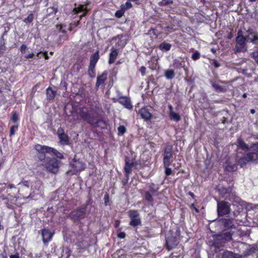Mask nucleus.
I'll list each match as a JSON object with an SVG mask.
<instances>
[{
    "label": "nucleus",
    "mask_w": 258,
    "mask_h": 258,
    "mask_svg": "<svg viewBox=\"0 0 258 258\" xmlns=\"http://www.w3.org/2000/svg\"><path fill=\"white\" fill-rule=\"evenodd\" d=\"M237 145L238 149L248 151L242 157H240L239 154L237 155L236 160L241 167H243L248 162L258 163V143L249 146L241 139L239 138Z\"/></svg>",
    "instance_id": "nucleus-1"
},
{
    "label": "nucleus",
    "mask_w": 258,
    "mask_h": 258,
    "mask_svg": "<svg viewBox=\"0 0 258 258\" xmlns=\"http://www.w3.org/2000/svg\"><path fill=\"white\" fill-rule=\"evenodd\" d=\"M18 185L20 186L19 192H20L21 189L26 187L29 188L30 187L31 189L35 195H38L40 193L42 189V184L40 181H35L34 182H30L29 181H23L20 182Z\"/></svg>",
    "instance_id": "nucleus-2"
},
{
    "label": "nucleus",
    "mask_w": 258,
    "mask_h": 258,
    "mask_svg": "<svg viewBox=\"0 0 258 258\" xmlns=\"http://www.w3.org/2000/svg\"><path fill=\"white\" fill-rule=\"evenodd\" d=\"M35 149L38 152L52 153L59 159L63 158L62 154L53 148L38 144L35 145Z\"/></svg>",
    "instance_id": "nucleus-3"
},
{
    "label": "nucleus",
    "mask_w": 258,
    "mask_h": 258,
    "mask_svg": "<svg viewBox=\"0 0 258 258\" xmlns=\"http://www.w3.org/2000/svg\"><path fill=\"white\" fill-rule=\"evenodd\" d=\"M84 115H86V116H83V117H85L88 122L92 125L101 128L105 126V122L99 118L98 116H95L94 114H84Z\"/></svg>",
    "instance_id": "nucleus-4"
},
{
    "label": "nucleus",
    "mask_w": 258,
    "mask_h": 258,
    "mask_svg": "<svg viewBox=\"0 0 258 258\" xmlns=\"http://www.w3.org/2000/svg\"><path fill=\"white\" fill-rule=\"evenodd\" d=\"M128 216L131 219L130 225L136 227L141 224V220L140 214L137 210H130L128 212Z\"/></svg>",
    "instance_id": "nucleus-5"
},
{
    "label": "nucleus",
    "mask_w": 258,
    "mask_h": 258,
    "mask_svg": "<svg viewBox=\"0 0 258 258\" xmlns=\"http://www.w3.org/2000/svg\"><path fill=\"white\" fill-rule=\"evenodd\" d=\"M60 162L55 159H50L49 161L44 163V166L47 170L53 173H56L58 171Z\"/></svg>",
    "instance_id": "nucleus-6"
},
{
    "label": "nucleus",
    "mask_w": 258,
    "mask_h": 258,
    "mask_svg": "<svg viewBox=\"0 0 258 258\" xmlns=\"http://www.w3.org/2000/svg\"><path fill=\"white\" fill-rule=\"evenodd\" d=\"M231 238L232 234L230 232H226L218 235L215 239V243L217 246H222L226 241L230 240Z\"/></svg>",
    "instance_id": "nucleus-7"
},
{
    "label": "nucleus",
    "mask_w": 258,
    "mask_h": 258,
    "mask_svg": "<svg viewBox=\"0 0 258 258\" xmlns=\"http://www.w3.org/2000/svg\"><path fill=\"white\" fill-rule=\"evenodd\" d=\"M70 166L72 168L71 170L73 174L83 170L85 168V164L80 160H77L74 158L70 163Z\"/></svg>",
    "instance_id": "nucleus-8"
},
{
    "label": "nucleus",
    "mask_w": 258,
    "mask_h": 258,
    "mask_svg": "<svg viewBox=\"0 0 258 258\" xmlns=\"http://www.w3.org/2000/svg\"><path fill=\"white\" fill-rule=\"evenodd\" d=\"M172 146L168 145L166 147L164 152L163 163L164 166H170L172 158Z\"/></svg>",
    "instance_id": "nucleus-9"
},
{
    "label": "nucleus",
    "mask_w": 258,
    "mask_h": 258,
    "mask_svg": "<svg viewBox=\"0 0 258 258\" xmlns=\"http://www.w3.org/2000/svg\"><path fill=\"white\" fill-rule=\"evenodd\" d=\"M54 232L48 229L44 228L41 230V235L42 237V241L45 245L48 243L52 240Z\"/></svg>",
    "instance_id": "nucleus-10"
},
{
    "label": "nucleus",
    "mask_w": 258,
    "mask_h": 258,
    "mask_svg": "<svg viewBox=\"0 0 258 258\" xmlns=\"http://www.w3.org/2000/svg\"><path fill=\"white\" fill-rule=\"evenodd\" d=\"M228 203L224 201L218 203L217 212L219 216H223L229 213Z\"/></svg>",
    "instance_id": "nucleus-11"
},
{
    "label": "nucleus",
    "mask_w": 258,
    "mask_h": 258,
    "mask_svg": "<svg viewBox=\"0 0 258 258\" xmlns=\"http://www.w3.org/2000/svg\"><path fill=\"white\" fill-rule=\"evenodd\" d=\"M85 210L81 209L72 211L71 216L75 221H77L80 220L82 218H83Z\"/></svg>",
    "instance_id": "nucleus-12"
},
{
    "label": "nucleus",
    "mask_w": 258,
    "mask_h": 258,
    "mask_svg": "<svg viewBox=\"0 0 258 258\" xmlns=\"http://www.w3.org/2000/svg\"><path fill=\"white\" fill-rule=\"evenodd\" d=\"M246 33L249 36L248 40H250V42L253 44L256 43V41L258 40V33L252 28H249L246 30Z\"/></svg>",
    "instance_id": "nucleus-13"
},
{
    "label": "nucleus",
    "mask_w": 258,
    "mask_h": 258,
    "mask_svg": "<svg viewBox=\"0 0 258 258\" xmlns=\"http://www.w3.org/2000/svg\"><path fill=\"white\" fill-rule=\"evenodd\" d=\"M117 101L128 109L132 108L131 100L128 97L124 96L120 97L117 99Z\"/></svg>",
    "instance_id": "nucleus-14"
},
{
    "label": "nucleus",
    "mask_w": 258,
    "mask_h": 258,
    "mask_svg": "<svg viewBox=\"0 0 258 258\" xmlns=\"http://www.w3.org/2000/svg\"><path fill=\"white\" fill-rule=\"evenodd\" d=\"M107 73L106 72H103L101 75L98 76L97 78V82L95 87L97 89L100 85H103L105 81L107 79Z\"/></svg>",
    "instance_id": "nucleus-15"
},
{
    "label": "nucleus",
    "mask_w": 258,
    "mask_h": 258,
    "mask_svg": "<svg viewBox=\"0 0 258 258\" xmlns=\"http://www.w3.org/2000/svg\"><path fill=\"white\" fill-rule=\"evenodd\" d=\"M73 11L76 14H77L78 13L82 12H85L83 14H82L80 16V19H82V17H83L86 16V13L88 12V10L87 9L86 7H85V6H84V5H79L78 7H75Z\"/></svg>",
    "instance_id": "nucleus-16"
},
{
    "label": "nucleus",
    "mask_w": 258,
    "mask_h": 258,
    "mask_svg": "<svg viewBox=\"0 0 258 258\" xmlns=\"http://www.w3.org/2000/svg\"><path fill=\"white\" fill-rule=\"evenodd\" d=\"M111 50L109 59V63L110 64L113 63L115 61L118 54V51L116 49L112 48Z\"/></svg>",
    "instance_id": "nucleus-17"
},
{
    "label": "nucleus",
    "mask_w": 258,
    "mask_h": 258,
    "mask_svg": "<svg viewBox=\"0 0 258 258\" xmlns=\"http://www.w3.org/2000/svg\"><path fill=\"white\" fill-rule=\"evenodd\" d=\"M56 91L53 90L51 88L48 87L46 89V97L47 99L51 100L53 99L56 95Z\"/></svg>",
    "instance_id": "nucleus-18"
},
{
    "label": "nucleus",
    "mask_w": 258,
    "mask_h": 258,
    "mask_svg": "<svg viewBox=\"0 0 258 258\" xmlns=\"http://www.w3.org/2000/svg\"><path fill=\"white\" fill-rule=\"evenodd\" d=\"M59 142L62 145H68L69 144V138L67 134H64L58 136Z\"/></svg>",
    "instance_id": "nucleus-19"
},
{
    "label": "nucleus",
    "mask_w": 258,
    "mask_h": 258,
    "mask_svg": "<svg viewBox=\"0 0 258 258\" xmlns=\"http://www.w3.org/2000/svg\"><path fill=\"white\" fill-rule=\"evenodd\" d=\"M99 57V52L97 51L91 55L90 58V64H92V66H95L98 60Z\"/></svg>",
    "instance_id": "nucleus-20"
},
{
    "label": "nucleus",
    "mask_w": 258,
    "mask_h": 258,
    "mask_svg": "<svg viewBox=\"0 0 258 258\" xmlns=\"http://www.w3.org/2000/svg\"><path fill=\"white\" fill-rule=\"evenodd\" d=\"M249 39V36L247 34L245 36L242 37H236V41L239 45H246V41Z\"/></svg>",
    "instance_id": "nucleus-21"
},
{
    "label": "nucleus",
    "mask_w": 258,
    "mask_h": 258,
    "mask_svg": "<svg viewBox=\"0 0 258 258\" xmlns=\"http://www.w3.org/2000/svg\"><path fill=\"white\" fill-rule=\"evenodd\" d=\"M178 243V242L176 239H169V238L166 239V244L169 249L173 248L177 245Z\"/></svg>",
    "instance_id": "nucleus-22"
},
{
    "label": "nucleus",
    "mask_w": 258,
    "mask_h": 258,
    "mask_svg": "<svg viewBox=\"0 0 258 258\" xmlns=\"http://www.w3.org/2000/svg\"><path fill=\"white\" fill-rule=\"evenodd\" d=\"M133 166V163H129L127 161L125 162V165L124 167V171L125 172V175L127 178L128 177L129 174L131 172L132 167Z\"/></svg>",
    "instance_id": "nucleus-23"
},
{
    "label": "nucleus",
    "mask_w": 258,
    "mask_h": 258,
    "mask_svg": "<svg viewBox=\"0 0 258 258\" xmlns=\"http://www.w3.org/2000/svg\"><path fill=\"white\" fill-rule=\"evenodd\" d=\"M175 76L174 71L171 69L166 70L165 71V76L167 79H172Z\"/></svg>",
    "instance_id": "nucleus-24"
},
{
    "label": "nucleus",
    "mask_w": 258,
    "mask_h": 258,
    "mask_svg": "<svg viewBox=\"0 0 258 258\" xmlns=\"http://www.w3.org/2000/svg\"><path fill=\"white\" fill-rule=\"evenodd\" d=\"M238 255L235 254V253L227 251L223 253V258H237Z\"/></svg>",
    "instance_id": "nucleus-25"
},
{
    "label": "nucleus",
    "mask_w": 258,
    "mask_h": 258,
    "mask_svg": "<svg viewBox=\"0 0 258 258\" xmlns=\"http://www.w3.org/2000/svg\"><path fill=\"white\" fill-rule=\"evenodd\" d=\"M173 66L176 68H181L184 67V62L180 61L179 59H175L173 60Z\"/></svg>",
    "instance_id": "nucleus-26"
},
{
    "label": "nucleus",
    "mask_w": 258,
    "mask_h": 258,
    "mask_svg": "<svg viewBox=\"0 0 258 258\" xmlns=\"http://www.w3.org/2000/svg\"><path fill=\"white\" fill-rule=\"evenodd\" d=\"M171 45L170 44L166 42L162 43L159 46V48L161 50L165 51L169 50L171 48Z\"/></svg>",
    "instance_id": "nucleus-27"
},
{
    "label": "nucleus",
    "mask_w": 258,
    "mask_h": 258,
    "mask_svg": "<svg viewBox=\"0 0 258 258\" xmlns=\"http://www.w3.org/2000/svg\"><path fill=\"white\" fill-rule=\"evenodd\" d=\"M240 46H236L235 52H245L247 51V48L246 45H239Z\"/></svg>",
    "instance_id": "nucleus-28"
},
{
    "label": "nucleus",
    "mask_w": 258,
    "mask_h": 258,
    "mask_svg": "<svg viewBox=\"0 0 258 258\" xmlns=\"http://www.w3.org/2000/svg\"><path fill=\"white\" fill-rule=\"evenodd\" d=\"M125 10L121 7V9L116 12L115 16L117 18H121L124 14Z\"/></svg>",
    "instance_id": "nucleus-29"
},
{
    "label": "nucleus",
    "mask_w": 258,
    "mask_h": 258,
    "mask_svg": "<svg viewBox=\"0 0 258 258\" xmlns=\"http://www.w3.org/2000/svg\"><path fill=\"white\" fill-rule=\"evenodd\" d=\"M18 125H13L12 126H11V128H10V136H14L16 131L18 130Z\"/></svg>",
    "instance_id": "nucleus-30"
},
{
    "label": "nucleus",
    "mask_w": 258,
    "mask_h": 258,
    "mask_svg": "<svg viewBox=\"0 0 258 258\" xmlns=\"http://www.w3.org/2000/svg\"><path fill=\"white\" fill-rule=\"evenodd\" d=\"M132 7V5L129 0H127L125 4H123L121 6V7L125 11L127 9L131 8Z\"/></svg>",
    "instance_id": "nucleus-31"
},
{
    "label": "nucleus",
    "mask_w": 258,
    "mask_h": 258,
    "mask_svg": "<svg viewBox=\"0 0 258 258\" xmlns=\"http://www.w3.org/2000/svg\"><path fill=\"white\" fill-rule=\"evenodd\" d=\"M212 86L216 91L220 92H224L225 91V90L222 87L219 86L218 84L213 83L212 84Z\"/></svg>",
    "instance_id": "nucleus-32"
},
{
    "label": "nucleus",
    "mask_w": 258,
    "mask_h": 258,
    "mask_svg": "<svg viewBox=\"0 0 258 258\" xmlns=\"http://www.w3.org/2000/svg\"><path fill=\"white\" fill-rule=\"evenodd\" d=\"M170 118L171 119L178 121L180 119L179 114H170Z\"/></svg>",
    "instance_id": "nucleus-33"
},
{
    "label": "nucleus",
    "mask_w": 258,
    "mask_h": 258,
    "mask_svg": "<svg viewBox=\"0 0 258 258\" xmlns=\"http://www.w3.org/2000/svg\"><path fill=\"white\" fill-rule=\"evenodd\" d=\"M116 38H118V41L117 42V45L118 46L121 47H123L125 46V45L126 44V42L125 40L121 39L119 36H117Z\"/></svg>",
    "instance_id": "nucleus-34"
},
{
    "label": "nucleus",
    "mask_w": 258,
    "mask_h": 258,
    "mask_svg": "<svg viewBox=\"0 0 258 258\" xmlns=\"http://www.w3.org/2000/svg\"><path fill=\"white\" fill-rule=\"evenodd\" d=\"M95 66H92V64H90V65H89L88 72H89V75L91 77H94V69H95Z\"/></svg>",
    "instance_id": "nucleus-35"
},
{
    "label": "nucleus",
    "mask_w": 258,
    "mask_h": 258,
    "mask_svg": "<svg viewBox=\"0 0 258 258\" xmlns=\"http://www.w3.org/2000/svg\"><path fill=\"white\" fill-rule=\"evenodd\" d=\"M251 57L254 59L255 61L258 63V51L254 50L251 53Z\"/></svg>",
    "instance_id": "nucleus-36"
},
{
    "label": "nucleus",
    "mask_w": 258,
    "mask_h": 258,
    "mask_svg": "<svg viewBox=\"0 0 258 258\" xmlns=\"http://www.w3.org/2000/svg\"><path fill=\"white\" fill-rule=\"evenodd\" d=\"M118 135H122L126 131V128L123 125H120L118 127Z\"/></svg>",
    "instance_id": "nucleus-37"
},
{
    "label": "nucleus",
    "mask_w": 258,
    "mask_h": 258,
    "mask_svg": "<svg viewBox=\"0 0 258 258\" xmlns=\"http://www.w3.org/2000/svg\"><path fill=\"white\" fill-rule=\"evenodd\" d=\"M34 19V16L32 14H30L24 20V22L25 23H31L32 22Z\"/></svg>",
    "instance_id": "nucleus-38"
},
{
    "label": "nucleus",
    "mask_w": 258,
    "mask_h": 258,
    "mask_svg": "<svg viewBox=\"0 0 258 258\" xmlns=\"http://www.w3.org/2000/svg\"><path fill=\"white\" fill-rule=\"evenodd\" d=\"M200 53L198 51H196L192 55L191 58L193 60H196L200 58Z\"/></svg>",
    "instance_id": "nucleus-39"
},
{
    "label": "nucleus",
    "mask_w": 258,
    "mask_h": 258,
    "mask_svg": "<svg viewBox=\"0 0 258 258\" xmlns=\"http://www.w3.org/2000/svg\"><path fill=\"white\" fill-rule=\"evenodd\" d=\"M19 120V116L18 115V114H13L12 118L11 120L13 123L17 122Z\"/></svg>",
    "instance_id": "nucleus-40"
},
{
    "label": "nucleus",
    "mask_w": 258,
    "mask_h": 258,
    "mask_svg": "<svg viewBox=\"0 0 258 258\" xmlns=\"http://www.w3.org/2000/svg\"><path fill=\"white\" fill-rule=\"evenodd\" d=\"M142 118L146 120L150 119L151 117L152 114H140Z\"/></svg>",
    "instance_id": "nucleus-41"
},
{
    "label": "nucleus",
    "mask_w": 258,
    "mask_h": 258,
    "mask_svg": "<svg viewBox=\"0 0 258 258\" xmlns=\"http://www.w3.org/2000/svg\"><path fill=\"white\" fill-rule=\"evenodd\" d=\"M224 225L226 227H231L233 225V224L230 220L228 219L225 220L224 222Z\"/></svg>",
    "instance_id": "nucleus-42"
},
{
    "label": "nucleus",
    "mask_w": 258,
    "mask_h": 258,
    "mask_svg": "<svg viewBox=\"0 0 258 258\" xmlns=\"http://www.w3.org/2000/svg\"><path fill=\"white\" fill-rule=\"evenodd\" d=\"M169 166H164L165 168V174L166 176L170 175L172 173V170L171 168H169Z\"/></svg>",
    "instance_id": "nucleus-43"
},
{
    "label": "nucleus",
    "mask_w": 258,
    "mask_h": 258,
    "mask_svg": "<svg viewBox=\"0 0 258 258\" xmlns=\"http://www.w3.org/2000/svg\"><path fill=\"white\" fill-rule=\"evenodd\" d=\"M145 199L149 201H152L153 200L152 196L150 192H147L145 194Z\"/></svg>",
    "instance_id": "nucleus-44"
},
{
    "label": "nucleus",
    "mask_w": 258,
    "mask_h": 258,
    "mask_svg": "<svg viewBox=\"0 0 258 258\" xmlns=\"http://www.w3.org/2000/svg\"><path fill=\"white\" fill-rule=\"evenodd\" d=\"M65 134V133L64 132L63 129L62 127H59L58 128V130H57V136H60V135H61L62 134Z\"/></svg>",
    "instance_id": "nucleus-45"
},
{
    "label": "nucleus",
    "mask_w": 258,
    "mask_h": 258,
    "mask_svg": "<svg viewBox=\"0 0 258 258\" xmlns=\"http://www.w3.org/2000/svg\"><path fill=\"white\" fill-rule=\"evenodd\" d=\"M47 11L49 13L55 14L57 12V9L56 8H54V7L49 8L47 9Z\"/></svg>",
    "instance_id": "nucleus-46"
},
{
    "label": "nucleus",
    "mask_w": 258,
    "mask_h": 258,
    "mask_svg": "<svg viewBox=\"0 0 258 258\" xmlns=\"http://www.w3.org/2000/svg\"><path fill=\"white\" fill-rule=\"evenodd\" d=\"M226 169L228 171H233L235 169V166L234 165L232 166H227L226 167Z\"/></svg>",
    "instance_id": "nucleus-47"
},
{
    "label": "nucleus",
    "mask_w": 258,
    "mask_h": 258,
    "mask_svg": "<svg viewBox=\"0 0 258 258\" xmlns=\"http://www.w3.org/2000/svg\"><path fill=\"white\" fill-rule=\"evenodd\" d=\"M40 153V155L38 156V158L40 160H43L44 159H45V154L46 153H41V152H39Z\"/></svg>",
    "instance_id": "nucleus-48"
},
{
    "label": "nucleus",
    "mask_w": 258,
    "mask_h": 258,
    "mask_svg": "<svg viewBox=\"0 0 258 258\" xmlns=\"http://www.w3.org/2000/svg\"><path fill=\"white\" fill-rule=\"evenodd\" d=\"M140 71L142 76H144L145 75L146 68L145 67H141Z\"/></svg>",
    "instance_id": "nucleus-49"
},
{
    "label": "nucleus",
    "mask_w": 258,
    "mask_h": 258,
    "mask_svg": "<svg viewBox=\"0 0 258 258\" xmlns=\"http://www.w3.org/2000/svg\"><path fill=\"white\" fill-rule=\"evenodd\" d=\"M255 248L254 247H253L251 248H250L247 252V253L246 254L247 255H249V254H250L251 253H252L253 252H254L255 250Z\"/></svg>",
    "instance_id": "nucleus-50"
},
{
    "label": "nucleus",
    "mask_w": 258,
    "mask_h": 258,
    "mask_svg": "<svg viewBox=\"0 0 258 258\" xmlns=\"http://www.w3.org/2000/svg\"><path fill=\"white\" fill-rule=\"evenodd\" d=\"M118 237L120 238H124L125 237V234L123 232H120L118 234Z\"/></svg>",
    "instance_id": "nucleus-51"
},
{
    "label": "nucleus",
    "mask_w": 258,
    "mask_h": 258,
    "mask_svg": "<svg viewBox=\"0 0 258 258\" xmlns=\"http://www.w3.org/2000/svg\"><path fill=\"white\" fill-rule=\"evenodd\" d=\"M39 54H42V55L43 56V57H44L45 58V59H48V55H47V53H46V52H44V53L40 52V53H37V56H38V55H39Z\"/></svg>",
    "instance_id": "nucleus-52"
},
{
    "label": "nucleus",
    "mask_w": 258,
    "mask_h": 258,
    "mask_svg": "<svg viewBox=\"0 0 258 258\" xmlns=\"http://www.w3.org/2000/svg\"><path fill=\"white\" fill-rule=\"evenodd\" d=\"M27 48V46L25 44H23L21 45V46L20 47V50L22 52H24L25 51V50Z\"/></svg>",
    "instance_id": "nucleus-53"
},
{
    "label": "nucleus",
    "mask_w": 258,
    "mask_h": 258,
    "mask_svg": "<svg viewBox=\"0 0 258 258\" xmlns=\"http://www.w3.org/2000/svg\"><path fill=\"white\" fill-rule=\"evenodd\" d=\"M242 37V36H244L243 35V32L242 31L241 29H239L238 31V32H237V37Z\"/></svg>",
    "instance_id": "nucleus-54"
},
{
    "label": "nucleus",
    "mask_w": 258,
    "mask_h": 258,
    "mask_svg": "<svg viewBox=\"0 0 258 258\" xmlns=\"http://www.w3.org/2000/svg\"><path fill=\"white\" fill-rule=\"evenodd\" d=\"M213 64H214V67L216 68H218L220 67L219 63L215 60H214V61H213Z\"/></svg>",
    "instance_id": "nucleus-55"
},
{
    "label": "nucleus",
    "mask_w": 258,
    "mask_h": 258,
    "mask_svg": "<svg viewBox=\"0 0 258 258\" xmlns=\"http://www.w3.org/2000/svg\"><path fill=\"white\" fill-rule=\"evenodd\" d=\"M34 55V53H30L27 55H26L25 57L26 58H32L33 57V56Z\"/></svg>",
    "instance_id": "nucleus-56"
},
{
    "label": "nucleus",
    "mask_w": 258,
    "mask_h": 258,
    "mask_svg": "<svg viewBox=\"0 0 258 258\" xmlns=\"http://www.w3.org/2000/svg\"><path fill=\"white\" fill-rule=\"evenodd\" d=\"M10 258H20L19 253L12 254L10 256Z\"/></svg>",
    "instance_id": "nucleus-57"
},
{
    "label": "nucleus",
    "mask_w": 258,
    "mask_h": 258,
    "mask_svg": "<svg viewBox=\"0 0 258 258\" xmlns=\"http://www.w3.org/2000/svg\"><path fill=\"white\" fill-rule=\"evenodd\" d=\"M191 207L195 209V210L196 211V212L197 213H199V210L196 207H195V205L194 204H192L191 205Z\"/></svg>",
    "instance_id": "nucleus-58"
},
{
    "label": "nucleus",
    "mask_w": 258,
    "mask_h": 258,
    "mask_svg": "<svg viewBox=\"0 0 258 258\" xmlns=\"http://www.w3.org/2000/svg\"><path fill=\"white\" fill-rule=\"evenodd\" d=\"M33 197H34V196L32 195V194H30V195H29V196H28V197H27L26 198V199H28V198L33 199Z\"/></svg>",
    "instance_id": "nucleus-59"
},
{
    "label": "nucleus",
    "mask_w": 258,
    "mask_h": 258,
    "mask_svg": "<svg viewBox=\"0 0 258 258\" xmlns=\"http://www.w3.org/2000/svg\"><path fill=\"white\" fill-rule=\"evenodd\" d=\"M233 37V35L231 33H230L229 35L228 36V38L229 39H231Z\"/></svg>",
    "instance_id": "nucleus-60"
},
{
    "label": "nucleus",
    "mask_w": 258,
    "mask_h": 258,
    "mask_svg": "<svg viewBox=\"0 0 258 258\" xmlns=\"http://www.w3.org/2000/svg\"><path fill=\"white\" fill-rule=\"evenodd\" d=\"M8 187H9V188H10V189H11V188H14V187H15L14 185H13V184H9V185H8Z\"/></svg>",
    "instance_id": "nucleus-61"
},
{
    "label": "nucleus",
    "mask_w": 258,
    "mask_h": 258,
    "mask_svg": "<svg viewBox=\"0 0 258 258\" xmlns=\"http://www.w3.org/2000/svg\"><path fill=\"white\" fill-rule=\"evenodd\" d=\"M68 118H74V116L73 115V114H70V115L68 116Z\"/></svg>",
    "instance_id": "nucleus-62"
},
{
    "label": "nucleus",
    "mask_w": 258,
    "mask_h": 258,
    "mask_svg": "<svg viewBox=\"0 0 258 258\" xmlns=\"http://www.w3.org/2000/svg\"><path fill=\"white\" fill-rule=\"evenodd\" d=\"M107 198H108L107 196L105 197V205H107Z\"/></svg>",
    "instance_id": "nucleus-63"
},
{
    "label": "nucleus",
    "mask_w": 258,
    "mask_h": 258,
    "mask_svg": "<svg viewBox=\"0 0 258 258\" xmlns=\"http://www.w3.org/2000/svg\"><path fill=\"white\" fill-rule=\"evenodd\" d=\"M250 113H255V110L253 109L250 110Z\"/></svg>",
    "instance_id": "nucleus-64"
}]
</instances>
